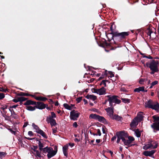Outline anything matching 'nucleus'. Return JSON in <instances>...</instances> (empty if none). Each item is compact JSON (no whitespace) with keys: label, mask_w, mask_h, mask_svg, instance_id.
Listing matches in <instances>:
<instances>
[{"label":"nucleus","mask_w":159,"mask_h":159,"mask_svg":"<svg viewBox=\"0 0 159 159\" xmlns=\"http://www.w3.org/2000/svg\"><path fill=\"white\" fill-rule=\"evenodd\" d=\"M151 108L156 111H158L159 109V103L157 102H153Z\"/></svg>","instance_id":"ddd939ff"},{"label":"nucleus","mask_w":159,"mask_h":159,"mask_svg":"<svg viewBox=\"0 0 159 159\" xmlns=\"http://www.w3.org/2000/svg\"><path fill=\"white\" fill-rule=\"evenodd\" d=\"M108 98V101L109 102L110 106L112 107L113 106V103L119 104L120 103L121 101L117 98V96H111L108 95L107 96Z\"/></svg>","instance_id":"f03ea898"},{"label":"nucleus","mask_w":159,"mask_h":159,"mask_svg":"<svg viewBox=\"0 0 159 159\" xmlns=\"http://www.w3.org/2000/svg\"><path fill=\"white\" fill-rule=\"evenodd\" d=\"M153 118L154 120L155 121H158L159 120V117L157 116H153Z\"/></svg>","instance_id":"a19ab883"},{"label":"nucleus","mask_w":159,"mask_h":159,"mask_svg":"<svg viewBox=\"0 0 159 159\" xmlns=\"http://www.w3.org/2000/svg\"><path fill=\"white\" fill-rule=\"evenodd\" d=\"M69 144L71 147H73L74 145V143H69Z\"/></svg>","instance_id":"0e129e2a"},{"label":"nucleus","mask_w":159,"mask_h":159,"mask_svg":"<svg viewBox=\"0 0 159 159\" xmlns=\"http://www.w3.org/2000/svg\"><path fill=\"white\" fill-rule=\"evenodd\" d=\"M28 125V123H27V122L25 123L23 126V127H26L27 125Z\"/></svg>","instance_id":"338daca9"},{"label":"nucleus","mask_w":159,"mask_h":159,"mask_svg":"<svg viewBox=\"0 0 159 159\" xmlns=\"http://www.w3.org/2000/svg\"><path fill=\"white\" fill-rule=\"evenodd\" d=\"M151 126L154 129L159 130V122L154 123Z\"/></svg>","instance_id":"6ab92c4d"},{"label":"nucleus","mask_w":159,"mask_h":159,"mask_svg":"<svg viewBox=\"0 0 159 159\" xmlns=\"http://www.w3.org/2000/svg\"><path fill=\"white\" fill-rule=\"evenodd\" d=\"M57 153V151L53 150V148H51L50 149V151H48L47 155L48 158L50 159L55 156Z\"/></svg>","instance_id":"0eeeda50"},{"label":"nucleus","mask_w":159,"mask_h":159,"mask_svg":"<svg viewBox=\"0 0 159 159\" xmlns=\"http://www.w3.org/2000/svg\"><path fill=\"white\" fill-rule=\"evenodd\" d=\"M129 35V34L127 32H123L120 33H116L115 34V35L116 36L119 37L120 38L123 39Z\"/></svg>","instance_id":"6e6552de"},{"label":"nucleus","mask_w":159,"mask_h":159,"mask_svg":"<svg viewBox=\"0 0 159 159\" xmlns=\"http://www.w3.org/2000/svg\"><path fill=\"white\" fill-rule=\"evenodd\" d=\"M52 148L49 147L48 148V147H46L44 148H43L42 149V151L43 152V153H48V151H50V149L51 148Z\"/></svg>","instance_id":"bb28decb"},{"label":"nucleus","mask_w":159,"mask_h":159,"mask_svg":"<svg viewBox=\"0 0 159 159\" xmlns=\"http://www.w3.org/2000/svg\"><path fill=\"white\" fill-rule=\"evenodd\" d=\"M33 147L34 148H32V153H33L35 155H36L37 156L40 157L41 156L40 152L39 151L36 150V149H37L38 148L37 146H34Z\"/></svg>","instance_id":"4468645a"},{"label":"nucleus","mask_w":159,"mask_h":159,"mask_svg":"<svg viewBox=\"0 0 159 159\" xmlns=\"http://www.w3.org/2000/svg\"><path fill=\"white\" fill-rule=\"evenodd\" d=\"M63 152L64 155L66 157H67L68 156L67 151L66 150H63Z\"/></svg>","instance_id":"a18cd8bd"},{"label":"nucleus","mask_w":159,"mask_h":159,"mask_svg":"<svg viewBox=\"0 0 159 159\" xmlns=\"http://www.w3.org/2000/svg\"><path fill=\"white\" fill-rule=\"evenodd\" d=\"M64 107L66 109L69 110H71V107L69 106L68 104L65 103L63 105Z\"/></svg>","instance_id":"c9c22d12"},{"label":"nucleus","mask_w":159,"mask_h":159,"mask_svg":"<svg viewBox=\"0 0 159 159\" xmlns=\"http://www.w3.org/2000/svg\"><path fill=\"white\" fill-rule=\"evenodd\" d=\"M36 108V106L33 107L31 105H28L26 106V109L30 111H34L35 110Z\"/></svg>","instance_id":"5701e85b"},{"label":"nucleus","mask_w":159,"mask_h":159,"mask_svg":"<svg viewBox=\"0 0 159 159\" xmlns=\"http://www.w3.org/2000/svg\"><path fill=\"white\" fill-rule=\"evenodd\" d=\"M128 139L129 141L131 143L132 141L134 140V138L133 137L129 136L128 137Z\"/></svg>","instance_id":"4c0bfd02"},{"label":"nucleus","mask_w":159,"mask_h":159,"mask_svg":"<svg viewBox=\"0 0 159 159\" xmlns=\"http://www.w3.org/2000/svg\"><path fill=\"white\" fill-rule=\"evenodd\" d=\"M156 151L153 150L151 151H146L144 152L143 154L146 156H149L152 157L155 152Z\"/></svg>","instance_id":"1a4fd4ad"},{"label":"nucleus","mask_w":159,"mask_h":159,"mask_svg":"<svg viewBox=\"0 0 159 159\" xmlns=\"http://www.w3.org/2000/svg\"><path fill=\"white\" fill-rule=\"evenodd\" d=\"M79 113H76L74 110L70 112V117L71 119L76 120L79 116Z\"/></svg>","instance_id":"39448f33"},{"label":"nucleus","mask_w":159,"mask_h":159,"mask_svg":"<svg viewBox=\"0 0 159 159\" xmlns=\"http://www.w3.org/2000/svg\"><path fill=\"white\" fill-rule=\"evenodd\" d=\"M100 141L101 140L100 139H97L96 140V142L97 143H100Z\"/></svg>","instance_id":"774afa93"},{"label":"nucleus","mask_w":159,"mask_h":159,"mask_svg":"<svg viewBox=\"0 0 159 159\" xmlns=\"http://www.w3.org/2000/svg\"><path fill=\"white\" fill-rule=\"evenodd\" d=\"M105 110L107 112V115L110 118L113 115V108L109 107L106 108Z\"/></svg>","instance_id":"f8f14e48"},{"label":"nucleus","mask_w":159,"mask_h":159,"mask_svg":"<svg viewBox=\"0 0 159 159\" xmlns=\"http://www.w3.org/2000/svg\"><path fill=\"white\" fill-rule=\"evenodd\" d=\"M46 105L43 102H37L36 105V108L39 109H43L46 107Z\"/></svg>","instance_id":"9d476101"},{"label":"nucleus","mask_w":159,"mask_h":159,"mask_svg":"<svg viewBox=\"0 0 159 159\" xmlns=\"http://www.w3.org/2000/svg\"><path fill=\"white\" fill-rule=\"evenodd\" d=\"M37 141L39 142L38 144L39 147V149L41 151H42V149L43 148V145L42 143L40 142V140L37 139Z\"/></svg>","instance_id":"c85d7f7f"},{"label":"nucleus","mask_w":159,"mask_h":159,"mask_svg":"<svg viewBox=\"0 0 159 159\" xmlns=\"http://www.w3.org/2000/svg\"><path fill=\"white\" fill-rule=\"evenodd\" d=\"M37 133L41 135L43 138L46 139L47 138V135L42 130L40 129Z\"/></svg>","instance_id":"a878e982"},{"label":"nucleus","mask_w":159,"mask_h":159,"mask_svg":"<svg viewBox=\"0 0 159 159\" xmlns=\"http://www.w3.org/2000/svg\"><path fill=\"white\" fill-rule=\"evenodd\" d=\"M111 118L118 121L121 120V117L116 114L113 115L112 116H111Z\"/></svg>","instance_id":"4be33fe9"},{"label":"nucleus","mask_w":159,"mask_h":159,"mask_svg":"<svg viewBox=\"0 0 159 159\" xmlns=\"http://www.w3.org/2000/svg\"><path fill=\"white\" fill-rule=\"evenodd\" d=\"M117 134H118L117 135V143H119L120 142V139L122 140V139H123L124 136H126V133L124 132L121 131L119 133H117Z\"/></svg>","instance_id":"423d86ee"},{"label":"nucleus","mask_w":159,"mask_h":159,"mask_svg":"<svg viewBox=\"0 0 159 159\" xmlns=\"http://www.w3.org/2000/svg\"><path fill=\"white\" fill-rule=\"evenodd\" d=\"M127 137L126 134V136H124L123 139H122V141L123 142L124 144L125 145H128L131 143L128 140L125 139V138Z\"/></svg>","instance_id":"aec40b11"},{"label":"nucleus","mask_w":159,"mask_h":159,"mask_svg":"<svg viewBox=\"0 0 159 159\" xmlns=\"http://www.w3.org/2000/svg\"><path fill=\"white\" fill-rule=\"evenodd\" d=\"M107 70H105V72L103 74H102L101 77L99 78V80H100L104 78L105 77H106L107 74Z\"/></svg>","instance_id":"473e14b6"},{"label":"nucleus","mask_w":159,"mask_h":159,"mask_svg":"<svg viewBox=\"0 0 159 159\" xmlns=\"http://www.w3.org/2000/svg\"><path fill=\"white\" fill-rule=\"evenodd\" d=\"M86 98L93 101H94L97 99V97L96 96L90 94H88L86 96Z\"/></svg>","instance_id":"a211bd4d"},{"label":"nucleus","mask_w":159,"mask_h":159,"mask_svg":"<svg viewBox=\"0 0 159 159\" xmlns=\"http://www.w3.org/2000/svg\"><path fill=\"white\" fill-rule=\"evenodd\" d=\"M11 116L15 118H16L17 117V115H16L14 112H13V113H11Z\"/></svg>","instance_id":"3c124183"},{"label":"nucleus","mask_w":159,"mask_h":159,"mask_svg":"<svg viewBox=\"0 0 159 159\" xmlns=\"http://www.w3.org/2000/svg\"><path fill=\"white\" fill-rule=\"evenodd\" d=\"M148 35L151 38H152V39H153L155 38V33H153L152 32L151 30H149L148 32Z\"/></svg>","instance_id":"393cba45"},{"label":"nucleus","mask_w":159,"mask_h":159,"mask_svg":"<svg viewBox=\"0 0 159 159\" xmlns=\"http://www.w3.org/2000/svg\"><path fill=\"white\" fill-rule=\"evenodd\" d=\"M158 62L157 61H153L149 64V67L151 70L158 71Z\"/></svg>","instance_id":"7ed1b4c3"},{"label":"nucleus","mask_w":159,"mask_h":159,"mask_svg":"<svg viewBox=\"0 0 159 159\" xmlns=\"http://www.w3.org/2000/svg\"><path fill=\"white\" fill-rule=\"evenodd\" d=\"M51 116H49L50 117H52V118H54L56 117V116L55 113L53 112H51Z\"/></svg>","instance_id":"de8ad7c7"},{"label":"nucleus","mask_w":159,"mask_h":159,"mask_svg":"<svg viewBox=\"0 0 159 159\" xmlns=\"http://www.w3.org/2000/svg\"><path fill=\"white\" fill-rule=\"evenodd\" d=\"M78 126V125L76 122H75L73 124V126L75 128H76Z\"/></svg>","instance_id":"13d9d810"},{"label":"nucleus","mask_w":159,"mask_h":159,"mask_svg":"<svg viewBox=\"0 0 159 159\" xmlns=\"http://www.w3.org/2000/svg\"><path fill=\"white\" fill-rule=\"evenodd\" d=\"M158 83V81H157L156 80L153 82L151 84H152V86H154V85H156Z\"/></svg>","instance_id":"09e8293b"},{"label":"nucleus","mask_w":159,"mask_h":159,"mask_svg":"<svg viewBox=\"0 0 159 159\" xmlns=\"http://www.w3.org/2000/svg\"><path fill=\"white\" fill-rule=\"evenodd\" d=\"M157 143L152 140H150L143 147V149L147 150L149 149H155L157 147Z\"/></svg>","instance_id":"f257e3e1"},{"label":"nucleus","mask_w":159,"mask_h":159,"mask_svg":"<svg viewBox=\"0 0 159 159\" xmlns=\"http://www.w3.org/2000/svg\"><path fill=\"white\" fill-rule=\"evenodd\" d=\"M5 97L4 94L2 93H0V100L4 98Z\"/></svg>","instance_id":"8fccbe9b"},{"label":"nucleus","mask_w":159,"mask_h":159,"mask_svg":"<svg viewBox=\"0 0 159 159\" xmlns=\"http://www.w3.org/2000/svg\"><path fill=\"white\" fill-rule=\"evenodd\" d=\"M18 105H13L12 106H11L10 107V108H16Z\"/></svg>","instance_id":"e2e57ef3"},{"label":"nucleus","mask_w":159,"mask_h":159,"mask_svg":"<svg viewBox=\"0 0 159 159\" xmlns=\"http://www.w3.org/2000/svg\"><path fill=\"white\" fill-rule=\"evenodd\" d=\"M151 70L152 71L150 72V74H154V73L156 72H157V71H157V70L155 71L153 70Z\"/></svg>","instance_id":"052dcab7"},{"label":"nucleus","mask_w":159,"mask_h":159,"mask_svg":"<svg viewBox=\"0 0 159 159\" xmlns=\"http://www.w3.org/2000/svg\"><path fill=\"white\" fill-rule=\"evenodd\" d=\"M93 92L97 93L99 95H103L106 93V89L103 87L99 89H94Z\"/></svg>","instance_id":"20e7f679"},{"label":"nucleus","mask_w":159,"mask_h":159,"mask_svg":"<svg viewBox=\"0 0 159 159\" xmlns=\"http://www.w3.org/2000/svg\"><path fill=\"white\" fill-rule=\"evenodd\" d=\"M68 145H66L63 147L62 149L64 150H68Z\"/></svg>","instance_id":"49530a36"},{"label":"nucleus","mask_w":159,"mask_h":159,"mask_svg":"<svg viewBox=\"0 0 159 159\" xmlns=\"http://www.w3.org/2000/svg\"><path fill=\"white\" fill-rule=\"evenodd\" d=\"M123 102L125 103H129V100L125 98H123L122 99Z\"/></svg>","instance_id":"e433bc0d"},{"label":"nucleus","mask_w":159,"mask_h":159,"mask_svg":"<svg viewBox=\"0 0 159 159\" xmlns=\"http://www.w3.org/2000/svg\"><path fill=\"white\" fill-rule=\"evenodd\" d=\"M7 105H5L3 106V107H2L1 108L2 109L3 111H4V112H5V110L7 108Z\"/></svg>","instance_id":"603ef678"},{"label":"nucleus","mask_w":159,"mask_h":159,"mask_svg":"<svg viewBox=\"0 0 159 159\" xmlns=\"http://www.w3.org/2000/svg\"><path fill=\"white\" fill-rule=\"evenodd\" d=\"M97 120L100 121L104 122L106 120L103 117L100 116L98 115Z\"/></svg>","instance_id":"2f4dec72"},{"label":"nucleus","mask_w":159,"mask_h":159,"mask_svg":"<svg viewBox=\"0 0 159 159\" xmlns=\"http://www.w3.org/2000/svg\"><path fill=\"white\" fill-rule=\"evenodd\" d=\"M107 80H103L102 82H101V84H103L104 86L106 87V82H107Z\"/></svg>","instance_id":"37998d69"},{"label":"nucleus","mask_w":159,"mask_h":159,"mask_svg":"<svg viewBox=\"0 0 159 159\" xmlns=\"http://www.w3.org/2000/svg\"><path fill=\"white\" fill-rule=\"evenodd\" d=\"M98 115L96 114H91L90 115L89 118L95 120H97Z\"/></svg>","instance_id":"cd10ccee"},{"label":"nucleus","mask_w":159,"mask_h":159,"mask_svg":"<svg viewBox=\"0 0 159 159\" xmlns=\"http://www.w3.org/2000/svg\"><path fill=\"white\" fill-rule=\"evenodd\" d=\"M139 122L137 118H134L130 124L131 127L132 128L135 127L138 125Z\"/></svg>","instance_id":"9b49d317"},{"label":"nucleus","mask_w":159,"mask_h":159,"mask_svg":"<svg viewBox=\"0 0 159 159\" xmlns=\"http://www.w3.org/2000/svg\"><path fill=\"white\" fill-rule=\"evenodd\" d=\"M153 102L151 100H148L147 102L145 103V107L151 108Z\"/></svg>","instance_id":"2eb2a0df"},{"label":"nucleus","mask_w":159,"mask_h":159,"mask_svg":"<svg viewBox=\"0 0 159 159\" xmlns=\"http://www.w3.org/2000/svg\"><path fill=\"white\" fill-rule=\"evenodd\" d=\"M144 80L145 79H141L139 80V83L141 84H142Z\"/></svg>","instance_id":"4d7b16f0"},{"label":"nucleus","mask_w":159,"mask_h":159,"mask_svg":"<svg viewBox=\"0 0 159 159\" xmlns=\"http://www.w3.org/2000/svg\"><path fill=\"white\" fill-rule=\"evenodd\" d=\"M26 98L23 97H19L17 99H14L13 100L14 102H22L26 100Z\"/></svg>","instance_id":"dca6fc26"},{"label":"nucleus","mask_w":159,"mask_h":159,"mask_svg":"<svg viewBox=\"0 0 159 159\" xmlns=\"http://www.w3.org/2000/svg\"><path fill=\"white\" fill-rule=\"evenodd\" d=\"M7 153L4 152H0V158L2 159L6 155Z\"/></svg>","instance_id":"72a5a7b5"},{"label":"nucleus","mask_w":159,"mask_h":159,"mask_svg":"<svg viewBox=\"0 0 159 159\" xmlns=\"http://www.w3.org/2000/svg\"><path fill=\"white\" fill-rule=\"evenodd\" d=\"M7 91V89L3 88V87L0 88V91L6 93Z\"/></svg>","instance_id":"ea45409f"},{"label":"nucleus","mask_w":159,"mask_h":159,"mask_svg":"<svg viewBox=\"0 0 159 159\" xmlns=\"http://www.w3.org/2000/svg\"><path fill=\"white\" fill-rule=\"evenodd\" d=\"M54 120V119L53 118H52V117H50V116L48 117L47 119V121L48 123H50L51 122L53 121Z\"/></svg>","instance_id":"f704fd0d"},{"label":"nucleus","mask_w":159,"mask_h":159,"mask_svg":"<svg viewBox=\"0 0 159 159\" xmlns=\"http://www.w3.org/2000/svg\"><path fill=\"white\" fill-rule=\"evenodd\" d=\"M32 126L35 130V131L37 133L40 129L37 125H35L34 123L32 124Z\"/></svg>","instance_id":"c756f323"},{"label":"nucleus","mask_w":159,"mask_h":159,"mask_svg":"<svg viewBox=\"0 0 159 159\" xmlns=\"http://www.w3.org/2000/svg\"><path fill=\"white\" fill-rule=\"evenodd\" d=\"M97 133L98 135L99 136H100L101 135V133L100 130L99 129H98L97 130Z\"/></svg>","instance_id":"6e6d98bb"},{"label":"nucleus","mask_w":159,"mask_h":159,"mask_svg":"<svg viewBox=\"0 0 159 159\" xmlns=\"http://www.w3.org/2000/svg\"><path fill=\"white\" fill-rule=\"evenodd\" d=\"M28 134L30 136H32L33 135V133L31 131H29L28 132Z\"/></svg>","instance_id":"5fc2aeb1"},{"label":"nucleus","mask_w":159,"mask_h":159,"mask_svg":"<svg viewBox=\"0 0 159 159\" xmlns=\"http://www.w3.org/2000/svg\"><path fill=\"white\" fill-rule=\"evenodd\" d=\"M47 99V98L45 97H40V101H45Z\"/></svg>","instance_id":"864d4df0"},{"label":"nucleus","mask_w":159,"mask_h":159,"mask_svg":"<svg viewBox=\"0 0 159 159\" xmlns=\"http://www.w3.org/2000/svg\"><path fill=\"white\" fill-rule=\"evenodd\" d=\"M36 104V102L32 101L30 100L27 101L25 103L24 105L28 106L30 105H35Z\"/></svg>","instance_id":"412c9836"},{"label":"nucleus","mask_w":159,"mask_h":159,"mask_svg":"<svg viewBox=\"0 0 159 159\" xmlns=\"http://www.w3.org/2000/svg\"><path fill=\"white\" fill-rule=\"evenodd\" d=\"M108 73L110 75L108 76L109 77L111 78L114 76V74L111 72L108 71Z\"/></svg>","instance_id":"79ce46f5"},{"label":"nucleus","mask_w":159,"mask_h":159,"mask_svg":"<svg viewBox=\"0 0 159 159\" xmlns=\"http://www.w3.org/2000/svg\"><path fill=\"white\" fill-rule=\"evenodd\" d=\"M120 90L121 91L125 92L126 91V89L124 88H122L120 89Z\"/></svg>","instance_id":"680f3d73"},{"label":"nucleus","mask_w":159,"mask_h":159,"mask_svg":"<svg viewBox=\"0 0 159 159\" xmlns=\"http://www.w3.org/2000/svg\"><path fill=\"white\" fill-rule=\"evenodd\" d=\"M20 95L21 96H30L33 97H34V95H30L29 94L26 93H20Z\"/></svg>","instance_id":"58836bf2"},{"label":"nucleus","mask_w":159,"mask_h":159,"mask_svg":"<svg viewBox=\"0 0 159 159\" xmlns=\"http://www.w3.org/2000/svg\"><path fill=\"white\" fill-rule=\"evenodd\" d=\"M50 123V124H51V126H52L55 125L56 124V121L55 120H53V121L51 122Z\"/></svg>","instance_id":"c03bdc74"},{"label":"nucleus","mask_w":159,"mask_h":159,"mask_svg":"<svg viewBox=\"0 0 159 159\" xmlns=\"http://www.w3.org/2000/svg\"><path fill=\"white\" fill-rule=\"evenodd\" d=\"M143 117V113L140 112L138 114L137 116L135 118H137L138 120L139 121H141L142 120Z\"/></svg>","instance_id":"f3484780"},{"label":"nucleus","mask_w":159,"mask_h":159,"mask_svg":"<svg viewBox=\"0 0 159 159\" xmlns=\"http://www.w3.org/2000/svg\"><path fill=\"white\" fill-rule=\"evenodd\" d=\"M134 132L136 136L137 137H139L140 136L141 133L139 131L138 129H136L134 131Z\"/></svg>","instance_id":"7c9ffc66"},{"label":"nucleus","mask_w":159,"mask_h":159,"mask_svg":"<svg viewBox=\"0 0 159 159\" xmlns=\"http://www.w3.org/2000/svg\"><path fill=\"white\" fill-rule=\"evenodd\" d=\"M102 131L103 133L106 134V131L104 129V128L103 127H102Z\"/></svg>","instance_id":"69168bd1"},{"label":"nucleus","mask_w":159,"mask_h":159,"mask_svg":"<svg viewBox=\"0 0 159 159\" xmlns=\"http://www.w3.org/2000/svg\"><path fill=\"white\" fill-rule=\"evenodd\" d=\"M144 91V87H140L138 88L135 89L134 90V91L136 92L139 93L140 91Z\"/></svg>","instance_id":"b1692460"},{"label":"nucleus","mask_w":159,"mask_h":159,"mask_svg":"<svg viewBox=\"0 0 159 159\" xmlns=\"http://www.w3.org/2000/svg\"><path fill=\"white\" fill-rule=\"evenodd\" d=\"M82 98H79L76 99V101H77L78 102H80Z\"/></svg>","instance_id":"bf43d9fd"}]
</instances>
